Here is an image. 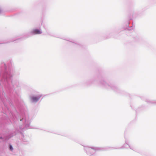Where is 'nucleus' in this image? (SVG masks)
<instances>
[{
    "instance_id": "f257e3e1",
    "label": "nucleus",
    "mask_w": 156,
    "mask_h": 156,
    "mask_svg": "<svg viewBox=\"0 0 156 156\" xmlns=\"http://www.w3.org/2000/svg\"><path fill=\"white\" fill-rule=\"evenodd\" d=\"M41 97V95H39L37 96H34L31 97V100L33 102H36L38 101L40 98Z\"/></svg>"
},
{
    "instance_id": "f03ea898",
    "label": "nucleus",
    "mask_w": 156,
    "mask_h": 156,
    "mask_svg": "<svg viewBox=\"0 0 156 156\" xmlns=\"http://www.w3.org/2000/svg\"><path fill=\"white\" fill-rule=\"evenodd\" d=\"M32 33L34 34H40L41 33L40 30L37 29L34 30L32 31Z\"/></svg>"
},
{
    "instance_id": "7ed1b4c3",
    "label": "nucleus",
    "mask_w": 156,
    "mask_h": 156,
    "mask_svg": "<svg viewBox=\"0 0 156 156\" xmlns=\"http://www.w3.org/2000/svg\"><path fill=\"white\" fill-rule=\"evenodd\" d=\"M10 149L11 151H12L13 149L11 145L10 146Z\"/></svg>"
}]
</instances>
